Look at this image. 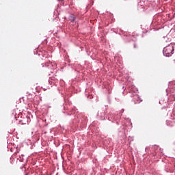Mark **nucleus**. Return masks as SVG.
Segmentation results:
<instances>
[{"mask_svg": "<svg viewBox=\"0 0 175 175\" xmlns=\"http://www.w3.org/2000/svg\"><path fill=\"white\" fill-rule=\"evenodd\" d=\"M174 53V47L173 46H167L163 49V54L165 57H170Z\"/></svg>", "mask_w": 175, "mask_h": 175, "instance_id": "obj_1", "label": "nucleus"}, {"mask_svg": "<svg viewBox=\"0 0 175 175\" xmlns=\"http://www.w3.org/2000/svg\"><path fill=\"white\" fill-rule=\"evenodd\" d=\"M75 20H76V16H75V15H71L70 16V21H71L72 23H73V21H75Z\"/></svg>", "mask_w": 175, "mask_h": 175, "instance_id": "obj_2", "label": "nucleus"}]
</instances>
